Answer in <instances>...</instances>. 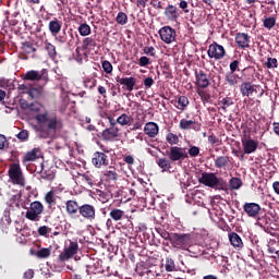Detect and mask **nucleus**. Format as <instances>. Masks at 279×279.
<instances>
[{
    "label": "nucleus",
    "mask_w": 279,
    "mask_h": 279,
    "mask_svg": "<svg viewBox=\"0 0 279 279\" xmlns=\"http://www.w3.org/2000/svg\"><path fill=\"white\" fill-rule=\"evenodd\" d=\"M228 165H230V157L228 156H219L215 159L216 169H225Z\"/></svg>",
    "instance_id": "2f4dec72"
},
{
    "label": "nucleus",
    "mask_w": 279,
    "mask_h": 279,
    "mask_svg": "<svg viewBox=\"0 0 279 279\" xmlns=\"http://www.w3.org/2000/svg\"><path fill=\"white\" fill-rule=\"evenodd\" d=\"M35 121L37 123L35 131L39 138H51L56 132H60L64 128V123L58 119V116L49 117V111L37 113Z\"/></svg>",
    "instance_id": "f257e3e1"
},
{
    "label": "nucleus",
    "mask_w": 279,
    "mask_h": 279,
    "mask_svg": "<svg viewBox=\"0 0 279 279\" xmlns=\"http://www.w3.org/2000/svg\"><path fill=\"white\" fill-rule=\"evenodd\" d=\"M66 215L73 219L80 213V204L76 201L70 199L65 202Z\"/></svg>",
    "instance_id": "4be33fe9"
},
{
    "label": "nucleus",
    "mask_w": 279,
    "mask_h": 279,
    "mask_svg": "<svg viewBox=\"0 0 279 279\" xmlns=\"http://www.w3.org/2000/svg\"><path fill=\"white\" fill-rule=\"evenodd\" d=\"M254 90L256 89L254 88V85H252V83L250 82H244L240 86V93L242 94V97H250V95L254 94Z\"/></svg>",
    "instance_id": "cd10ccee"
},
{
    "label": "nucleus",
    "mask_w": 279,
    "mask_h": 279,
    "mask_svg": "<svg viewBox=\"0 0 279 279\" xmlns=\"http://www.w3.org/2000/svg\"><path fill=\"white\" fill-rule=\"evenodd\" d=\"M46 204L48 205V208H51V206H56V192L53 190L46 193L44 197Z\"/></svg>",
    "instance_id": "72a5a7b5"
},
{
    "label": "nucleus",
    "mask_w": 279,
    "mask_h": 279,
    "mask_svg": "<svg viewBox=\"0 0 279 279\" xmlns=\"http://www.w3.org/2000/svg\"><path fill=\"white\" fill-rule=\"evenodd\" d=\"M37 258H49L51 256V248H40L36 252Z\"/></svg>",
    "instance_id": "49530a36"
},
{
    "label": "nucleus",
    "mask_w": 279,
    "mask_h": 279,
    "mask_svg": "<svg viewBox=\"0 0 279 279\" xmlns=\"http://www.w3.org/2000/svg\"><path fill=\"white\" fill-rule=\"evenodd\" d=\"M116 22L118 23V25H128V14H125L124 12H119L116 17Z\"/></svg>",
    "instance_id": "a18cd8bd"
},
{
    "label": "nucleus",
    "mask_w": 279,
    "mask_h": 279,
    "mask_svg": "<svg viewBox=\"0 0 279 279\" xmlns=\"http://www.w3.org/2000/svg\"><path fill=\"white\" fill-rule=\"evenodd\" d=\"M265 66L267 69H278V59L268 57Z\"/></svg>",
    "instance_id": "09e8293b"
},
{
    "label": "nucleus",
    "mask_w": 279,
    "mask_h": 279,
    "mask_svg": "<svg viewBox=\"0 0 279 279\" xmlns=\"http://www.w3.org/2000/svg\"><path fill=\"white\" fill-rule=\"evenodd\" d=\"M16 137L19 138V141H21L22 143H25V141H28L29 138V132L27 130H22Z\"/></svg>",
    "instance_id": "603ef678"
},
{
    "label": "nucleus",
    "mask_w": 279,
    "mask_h": 279,
    "mask_svg": "<svg viewBox=\"0 0 279 279\" xmlns=\"http://www.w3.org/2000/svg\"><path fill=\"white\" fill-rule=\"evenodd\" d=\"M196 93L201 97L203 104L210 102V94L208 93V90H206V88L198 87Z\"/></svg>",
    "instance_id": "f704fd0d"
},
{
    "label": "nucleus",
    "mask_w": 279,
    "mask_h": 279,
    "mask_svg": "<svg viewBox=\"0 0 279 279\" xmlns=\"http://www.w3.org/2000/svg\"><path fill=\"white\" fill-rule=\"evenodd\" d=\"M242 147L244 154H254L258 149V141L252 138L242 140Z\"/></svg>",
    "instance_id": "f3484780"
},
{
    "label": "nucleus",
    "mask_w": 279,
    "mask_h": 279,
    "mask_svg": "<svg viewBox=\"0 0 279 279\" xmlns=\"http://www.w3.org/2000/svg\"><path fill=\"white\" fill-rule=\"evenodd\" d=\"M276 26V17H266L264 20V27L266 29H272Z\"/></svg>",
    "instance_id": "8fccbe9b"
},
{
    "label": "nucleus",
    "mask_w": 279,
    "mask_h": 279,
    "mask_svg": "<svg viewBox=\"0 0 279 279\" xmlns=\"http://www.w3.org/2000/svg\"><path fill=\"white\" fill-rule=\"evenodd\" d=\"M229 185L232 189V191H239L241 186H243V181L239 178H231L229 181Z\"/></svg>",
    "instance_id": "79ce46f5"
},
{
    "label": "nucleus",
    "mask_w": 279,
    "mask_h": 279,
    "mask_svg": "<svg viewBox=\"0 0 279 279\" xmlns=\"http://www.w3.org/2000/svg\"><path fill=\"white\" fill-rule=\"evenodd\" d=\"M163 14L168 21H178L180 19V9L173 4H168Z\"/></svg>",
    "instance_id": "6ab92c4d"
},
{
    "label": "nucleus",
    "mask_w": 279,
    "mask_h": 279,
    "mask_svg": "<svg viewBox=\"0 0 279 279\" xmlns=\"http://www.w3.org/2000/svg\"><path fill=\"white\" fill-rule=\"evenodd\" d=\"M96 197L98 202H101V204H106V202H108L109 199L108 193L101 190H96Z\"/></svg>",
    "instance_id": "c03bdc74"
},
{
    "label": "nucleus",
    "mask_w": 279,
    "mask_h": 279,
    "mask_svg": "<svg viewBox=\"0 0 279 279\" xmlns=\"http://www.w3.org/2000/svg\"><path fill=\"white\" fill-rule=\"evenodd\" d=\"M250 35L245 33H238L235 35V43L240 49H250Z\"/></svg>",
    "instance_id": "412c9836"
},
{
    "label": "nucleus",
    "mask_w": 279,
    "mask_h": 279,
    "mask_svg": "<svg viewBox=\"0 0 279 279\" xmlns=\"http://www.w3.org/2000/svg\"><path fill=\"white\" fill-rule=\"evenodd\" d=\"M39 236H47L48 233L51 232V229L47 226H41L37 230Z\"/></svg>",
    "instance_id": "6e6d98bb"
},
{
    "label": "nucleus",
    "mask_w": 279,
    "mask_h": 279,
    "mask_svg": "<svg viewBox=\"0 0 279 279\" xmlns=\"http://www.w3.org/2000/svg\"><path fill=\"white\" fill-rule=\"evenodd\" d=\"M92 163L96 169H101V167H108L110 165V160L108 159V155L106 153L96 151L93 155Z\"/></svg>",
    "instance_id": "9b49d317"
},
{
    "label": "nucleus",
    "mask_w": 279,
    "mask_h": 279,
    "mask_svg": "<svg viewBox=\"0 0 279 279\" xmlns=\"http://www.w3.org/2000/svg\"><path fill=\"white\" fill-rule=\"evenodd\" d=\"M149 63H150V62H149V58H147V57H141V58H140L138 64H140L141 66H147Z\"/></svg>",
    "instance_id": "338daca9"
},
{
    "label": "nucleus",
    "mask_w": 279,
    "mask_h": 279,
    "mask_svg": "<svg viewBox=\"0 0 279 279\" xmlns=\"http://www.w3.org/2000/svg\"><path fill=\"white\" fill-rule=\"evenodd\" d=\"M77 252H80V244H77V242L70 241V244L65 246L58 256L59 263H66V260L73 258Z\"/></svg>",
    "instance_id": "423d86ee"
},
{
    "label": "nucleus",
    "mask_w": 279,
    "mask_h": 279,
    "mask_svg": "<svg viewBox=\"0 0 279 279\" xmlns=\"http://www.w3.org/2000/svg\"><path fill=\"white\" fill-rule=\"evenodd\" d=\"M187 154L191 156V158H197V156H199V147L191 146L187 150Z\"/></svg>",
    "instance_id": "864d4df0"
},
{
    "label": "nucleus",
    "mask_w": 279,
    "mask_h": 279,
    "mask_svg": "<svg viewBox=\"0 0 279 279\" xmlns=\"http://www.w3.org/2000/svg\"><path fill=\"white\" fill-rule=\"evenodd\" d=\"M102 70L105 71V73H107V74H110V73H112V63H110V61H108V60H105V61H102Z\"/></svg>",
    "instance_id": "5fc2aeb1"
},
{
    "label": "nucleus",
    "mask_w": 279,
    "mask_h": 279,
    "mask_svg": "<svg viewBox=\"0 0 279 279\" xmlns=\"http://www.w3.org/2000/svg\"><path fill=\"white\" fill-rule=\"evenodd\" d=\"M102 141H106L107 143H112L114 138H119V128L118 126H109L108 129H105L101 133Z\"/></svg>",
    "instance_id": "2eb2a0df"
},
{
    "label": "nucleus",
    "mask_w": 279,
    "mask_h": 279,
    "mask_svg": "<svg viewBox=\"0 0 279 279\" xmlns=\"http://www.w3.org/2000/svg\"><path fill=\"white\" fill-rule=\"evenodd\" d=\"M78 34L81 36H90V34H92L90 25H88L87 23L80 24Z\"/></svg>",
    "instance_id": "a19ab883"
},
{
    "label": "nucleus",
    "mask_w": 279,
    "mask_h": 279,
    "mask_svg": "<svg viewBox=\"0 0 279 279\" xmlns=\"http://www.w3.org/2000/svg\"><path fill=\"white\" fill-rule=\"evenodd\" d=\"M154 84H156V82L154 81L153 77L144 78V87L146 90H149V88H151V86H154Z\"/></svg>",
    "instance_id": "13d9d810"
},
{
    "label": "nucleus",
    "mask_w": 279,
    "mask_h": 279,
    "mask_svg": "<svg viewBox=\"0 0 279 279\" xmlns=\"http://www.w3.org/2000/svg\"><path fill=\"white\" fill-rule=\"evenodd\" d=\"M239 64H240V62H239V60H234V61H232L231 63H230V65H229V69H230V73H234L235 71H240L239 70Z\"/></svg>",
    "instance_id": "0e129e2a"
},
{
    "label": "nucleus",
    "mask_w": 279,
    "mask_h": 279,
    "mask_svg": "<svg viewBox=\"0 0 279 279\" xmlns=\"http://www.w3.org/2000/svg\"><path fill=\"white\" fill-rule=\"evenodd\" d=\"M229 241L233 247H243V240L236 232L229 233Z\"/></svg>",
    "instance_id": "7c9ffc66"
},
{
    "label": "nucleus",
    "mask_w": 279,
    "mask_h": 279,
    "mask_svg": "<svg viewBox=\"0 0 279 279\" xmlns=\"http://www.w3.org/2000/svg\"><path fill=\"white\" fill-rule=\"evenodd\" d=\"M167 156L170 162H178V165H182V162L189 158V153H186L182 147L171 146L169 151H167Z\"/></svg>",
    "instance_id": "39448f33"
},
{
    "label": "nucleus",
    "mask_w": 279,
    "mask_h": 279,
    "mask_svg": "<svg viewBox=\"0 0 279 279\" xmlns=\"http://www.w3.org/2000/svg\"><path fill=\"white\" fill-rule=\"evenodd\" d=\"M143 51L146 56L156 57V48L154 47H144Z\"/></svg>",
    "instance_id": "052dcab7"
},
{
    "label": "nucleus",
    "mask_w": 279,
    "mask_h": 279,
    "mask_svg": "<svg viewBox=\"0 0 279 279\" xmlns=\"http://www.w3.org/2000/svg\"><path fill=\"white\" fill-rule=\"evenodd\" d=\"M41 108H43V105H40L39 102H32L28 106V109L31 110V112H40Z\"/></svg>",
    "instance_id": "4d7b16f0"
},
{
    "label": "nucleus",
    "mask_w": 279,
    "mask_h": 279,
    "mask_svg": "<svg viewBox=\"0 0 279 279\" xmlns=\"http://www.w3.org/2000/svg\"><path fill=\"white\" fill-rule=\"evenodd\" d=\"M170 245L174 250L186 252L193 245V235L191 233H172Z\"/></svg>",
    "instance_id": "7ed1b4c3"
},
{
    "label": "nucleus",
    "mask_w": 279,
    "mask_h": 279,
    "mask_svg": "<svg viewBox=\"0 0 279 279\" xmlns=\"http://www.w3.org/2000/svg\"><path fill=\"white\" fill-rule=\"evenodd\" d=\"M159 234L165 241H169L171 243V238L173 236V233H169L167 230H160Z\"/></svg>",
    "instance_id": "bf43d9fd"
},
{
    "label": "nucleus",
    "mask_w": 279,
    "mask_h": 279,
    "mask_svg": "<svg viewBox=\"0 0 279 279\" xmlns=\"http://www.w3.org/2000/svg\"><path fill=\"white\" fill-rule=\"evenodd\" d=\"M109 217L112 221H123L125 218V211L119 208H111Z\"/></svg>",
    "instance_id": "c85d7f7f"
},
{
    "label": "nucleus",
    "mask_w": 279,
    "mask_h": 279,
    "mask_svg": "<svg viewBox=\"0 0 279 279\" xmlns=\"http://www.w3.org/2000/svg\"><path fill=\"white\" fill-rule=\"evenodd\" d=\"M47 73V70H41V72L36 70L27 71L22 80L24 82H40V80H45V74Z\"/></svg>",
    "instance_id": "ddd939ff"
},
{
    "label": "nucleus",
    "mask_w": 279,
    "mask_h": 279,
    "mask_svg": "<svg viewBox=\"0 0 279 279\" xmlns=\"http://www.w3.org/2000/svg\"><path fill=\"white\" fill-rule=\"evenodd\" d=\"M44 49H46V51L48 52V56H49V58H51V60H56V58L58 56V51L56 50V47L53 46V44H51L49 41H45Z\"/></svg>",
    "instance_id": "473e14b6"
},
{
    "label": "nucleus",
    "mask_w": 279,
    "mask_h": 279,
    "mask_svg": "<svg viewBox=\"0 0 279 279\" xmlns=\"http://www.w3.org/2000/svg\"><path fill=\"white\" fill-rule=\"evenodd\" d=\"M208 143L211 144L213 147H219V145H221V140H219L215 133H211L208 136Z\"/></svg>",
    "instance_id": "de8ad7c7"
},
{
    "label": "nucleus",
    "mask_w": 279,
    "mask_h": 279,
    "mask_svg": "<svg viewBox=\"0 0 279 279\" xmlns=\"http://www.w3.org/2000/svg\"><path fill=\"white\" fill-rule=\"evenodd\" d=\"M9 178L15 184H20L21 186L25 185V179L23 178V171L21 170V165L12 163L9 169Z\"/></svg>",
    "instance_id": "0eeeda50"
},
{
    "label": "nucleus",
    "mask_w": 279,
    "mask_h": 279,
    "mask_svg": "<svg viewBox=\"0 0 279 279\" xmlns=\"http://www.w3.org/2000/svg\"><path fill=\"white\" fill-rule=\"evenodd\" d=\"M225 81L229 86H236V84H239V78L233 72H228L225 76Z\"/></svg>",
    "instance_id": "4c0bfd02"
},
{
    "label": "nucleus",
    "mask_w": 279,
    "mask_h": 279,
    "mask_svg": "<svg viewBox=\"0 0 279 279\" xmlns=\"http://www.w3.org/2000/svg\"><path fill=\"white\" fill-rule=\"evenodd\" d=\"M160 128L156 122H147L144 126V134L149 138H156L157 134H159Z\"/></svg>",
    "instance_id": "a211bd4d"
},
{
    "label": "nucleus",
    "mask_w": 279,
    "mask_h": 279,
    "mask_svg": "<svg viewBox=\"0 0 279 279\" xmlns=\"http://www.w3.org/2000/svg\"><path fill=\"white\" fill-rule=\"evenodd\" d=\"M40 178L41 180H47L48 182H51L56 180V172L51 168H46L41 163V170H40Z\"/></svg>",
    "instance_id": "393cba45"
},
{
    "label": "nucleus",
    "mask_w": 279,
    "mask_h": 279,
    "mask_svg": "<svg viewBox=\"0 0 279 279\" xmlns=\"http://www.w3.org/2000/svg\"><path fill=\"white\" fill-rule=\"evenodd\" d=\"M195 86L197 88H208L210 86V78H208V74L204 72V70L195 71Z\"/></svg>",
    "instance_id": "f8f14e48"
},
{
    "label": "nucleus",
    "mask_w": 279,
    "mask_h": 279,
    "mask_svg": "<svg viewBox=\"0 0 279 279\" xmlns=\"http://www.w3.org/2000/svg\"><path fill=\"white\" fill-rule=\"evenodd\" d=\"M207 56H208V58L214 59V60H223V58H226V48H223V46L217 44V41H214L208 47Z\"/></svg>",
    "instance_id": "6e6552de"
},
{
    "label": "nucleus",
    "mask_w": 279,
    "mask_h": 279,
    "mask_svg": "<svg viewBox=\"0 0 279 279\" xmlns=\"http://www.w3.org/2000/svg\"><path fill=\"white\" fill-rule=\"evenodd\" d=\"M41 154L40 148H33L31 151L25 154L23 157V162H34L40 158Z\"/></svg>",
    "instance_id": "b1692460"
},
{
    "label": "nucleus",
    "mask_w": 279,
    "mask_h": 279,
    "mask_svg": "<svg viewBox=\"0 0 279 279\" xmlns=\"http://www.w3.org/2000/svg\"><path fill=\"white\" fill-rule=\"evenodd\" d=\"M243 210L247 215V217H252L253 219H256V217L260 215V205L256 203H245L243 205Z\"/></svg>",
    "instance_id": "dca6fc26"
},
{
    "label": "nucleus",
    "mask_w": 279,
    "mask_h": 279,
    "mask_svg": "<svg viewBox=\"0 0 279 279\" xmlns=\"http://www.w3.org/2000/svg\"><path fill=\"white\" fill-rule=\"evenodd\" d=\"M218 106H220L221 110H223V112H228V108H230V106H234V99L232 97H219L218 98Z\"/></svg>",
    "instance_id": "bb28decb"
},
{
    "label": "nucleus",
    "mask_w": 279,
    "mask_h": 279,
    "mask_svg": "<svg viewBox=\"0 0 279 279\" xmlns=\"http://www.w3.org/2000/svg\"><path fill=\"white\" fill-rule=\"evenodd\" d=\"M56 40H58V43H60L61 45H64V43L69 40V37L66 36V32H63L61 35L57 36Z\"/></svg>",
    "instance_id": "e2e57ef3"
},
{
    "label": "nucleus",
    "mask_w": 279,
    "mask_h": 279,
    "mask_svg": "<svg viewBox=\"0 0 279 279\" xmlns=\"http://www.w3.org/2000/svg\"><path fill=\"white\" fill-rule=\"evenodd\" d=\"M78 215L87 221H95L97 218V210L95 209V206L90 204H83L80 206Z\"/></svg>",
    "instance_id": "1a4fd4ad"
},
{
    "label": "nucleus",
    "mask_w": 279,
    "mask_h": 279,
    "mask_svg": "<svg viewBox=\"0 0 279 279\" xmlns=\"http://www.w3.org/2000/svg\"><path fill=\"white\" fill-rule=\"evenodd\" d=\"M121 86H125V90L129 93H132L134 90V86H136V77L130 76V77H117L116 78Z\"/></svg>",
    "instance_id": "aec40b11"
},
{
    "label": "nucleus",
    "mask_w": 279,
    "mask_h": 279,
    "mask_svg": "<svg viewBox=\"0 0 279 279\" xmlns=\"http://www.w3.org/2000/svg\"><path fill=\"white\" fill-rule=\"evenodd\" d=\"M199 184L208 186L209 189H216L218 191H226L228 183L222 178H218L215 172H203L198 179Z\"/></svg>",
    "instance_id": "f03ea898"
},
{
    "label": "nucleus",
    "mask_w": 279,
    "mask_h": 279,
    "mask_svg": "<svg viewBox=\"0 0 279 279\" xmlns=\"http://www.w3.org/2000/svg\"><path fill=\"white\" fill-rule=\"evenodd\" d=\"M82 179L84 180V182H86V184H88L89 186H93L94 184L93 175L82 174Z\"/></svg>",
    "instance_id": "69168bd1"
},
{
    "label": "nucleus",
    "mask_w": 279,
    "mask_h": 279,
    "mask_svg": "<svg viewBox=\"0 0 279 279\" xmlns=\"http://www.w3.org/2000/svg\"><path fill=\"white\" fill-rule=\"evenodd\" d=\"M165 269L166 271H175V262L172 258H166Z\"/></svg>",
    "instance_id": "3c124183"
},
{
    "label": "nucleus",
    "mask_w": 279,
    "mask_h": 279,
    "mask_svg": "<svg viewBox=\"0 0 279 279\" xmlns=\"http://www.w3.org/2000/svg\"><path fill=\"white\" fill-rule=\"evenodd\" d=\"M23 278L24 279H32V278H34V270H32V269L26 270L24 272V275H23Z\"/></svg>",
    "instance_id": "774afa93"
},
{
    "label": "nucleus",
    "mask_w": 279,
    "mask_h": 279,
    "mask_svg": "<svg viewBox=\"0 0 279 279\" xmlns=\"http://www.w3.org/2000/svg\"><path fill=\"white\" fill-rule=\"evenodd\" d=\"M48 29L51 36H58L62 32V21L54 17L49 22Z\"/></svg>",
    "instance_id": "5701e85b"
},
{
    "label": "nucleus",
    "mask_w": 279,
    "mask_h": 279,
    "mask_svg": "<svg viewBox=\"0 0 279 279\" xmlns=\"http://www.w3.org/2000/svg\"><path fill=\"white\" fill-rule=\"evenodd\" d=\"M171 159H167V158H159L157 160V165L160 169H162V171H169V169H171Z\"/></svg>",
    "instance_id": "e433bc0d"
},
{
    "label": "nucleus",
    "mask_w": 279,
    "mask_h": 279,
    "mask_svg": "<svg viewBox=\"0 0 279 279\" xmlns=\"http://www.w3.org/2000/svg\"><path fill=\"white\" fill-rule=\"evenodd\" d=\"M166 141L167 143H169V145H178L180 143V137H178L177 134L168 133L166 136Z\"/></svg>",
    "instance_id": "37998d69"
},
{
    "label": "nucleus",
    "mask_w": 279,
    "mask_h": 279,
    "mask_svg": "<svg viewBox=\"0 0 279 279\" xmlns=\"http://www.w3.org/2000/svg\"><path fill=\"white\" fill-rule=\"evenodd\" d=\"M132 121H134V118L132 116H129L128 113H122L120 117L117 119V123L119 125H122L123 128L132 125Z\"/></svg>",
    "instance_id": "c756f323"
},
{
    "label": "nucleus",
    "mask_w": 279,
    "mask_h": 279,
    "mask_svg": "<svg viewBox=\"0 0 279 279\" xmlns=\"http://www.w3.org/2000/svg\"><path fill=\"white\" fill-rule=\"evenodd\" d=\"M95 47H97V40L93 37H86L82 43V51H95Z\"/></svg>",
    "instance_id": "a878e982"
},
{
    "label": "nucleus",
    "mask_w": 279,
    "mask_h": 279,
    "mask_svg": "<svg viewBox=\"0 0 279 279\" xmlns=\"http://www.w3.org/2000/svg\"><path fill=\"white\" fill-rule=\"evenodd\" d=\"M43 213H45V205H43V203L39 201H35L31 203L25 217L28 219V221H40Z\"/></svg>",
    "instance_id": "20e7f679"
},
{
    "label": "nucleus",
    "mask_w": 279,
    "mask_h": 279,
    "mask_svg": "<svg viewBox=\"0 0 279 279\" xmlns=\"http://www.w3.org/2000/svg\"><path fill=\"white\" fill-rule=\"evenodd\" d=\"M104 175L108 182H117V180H119V174L117 173V169L114 168L105 171Z\"/></svg>",
    "instance_id": "c9c22d12"
},
{
    "label": "nucleus",
    "mask_w": 279,
    "mask_h": 279,
    "mask_svg": "<svg viewBox=\"0 0 279 279\" xmlns=\"http://www.w3.org/2000/svg\"><path fill=\"white\" fill-rule=\"evenodd\" d=\"M179 8L181 9V10H183V12L185 13V14H189V2H186V0H181L180 2H179Z\"/></svg>",
    "instance_id": "680f3d73"
},
{
    "label": "nucleus",
    "mask_w": 279,
    "mask_h": 279,
    "mask_svg": "<svg viewBox=\"0 0 279 279\" xmlns=\"http://www.w3.org/2000/svg\"><path fill=\"white\" fill-rule=\"evenodd\" d=\"M28 96L32 99H39L43 96V88L41 87H31L28 90Z\"/></svg>",
    "instance_id": "ea45409f"
},
{
    "label": "nucleus",
    "mask_w": 279,
    "mask_h": 279,
    "mask_svg": "<svg viewBox=\"0 0 279 279\" xmlns=\"http://www.w3.org/2000/svg\"><path fill=\"white\" fill-rule=\"evenodd\" d=\"M178 106H177V108H178V110H182V111H184V110H186V108H187V106H189V104H190V101H189V97H186V96H180L179 98H178Z\"/></svg>",
    "instance_id": "58836bf2"
},
{
    "label": "nucleus",
    "mask_w": 279,
    "mask_h": 279,
    "mask_svg": "<svg viewBox=\"0 0 279 279\" xmlns=\"http://www.w3.org/2000/svg\"><path fill=\"white\" fill-rule=\"evenodd\" d=\"M179 128L180 130H193L194 132H202V123L193 120L181 119Z\"/></svg>",
    "instance_id": "4468645a"
},
{
    "label": "nucleus",
    "mask_w": 279,
    "mask_h": 279,
    "mask_svg": "<svg viewBox=\"0 0 279 279\" xmlns=\"http://www.w3.org/2000/svg\"><path fill=\"white\" fill-rule=\"evenodd\" d=\"M159 36L166 45H171V43H175V29L171 26H163L159 29Z\"/></svg>",
    "instance_id": "9d476101"
}]
</instances>
